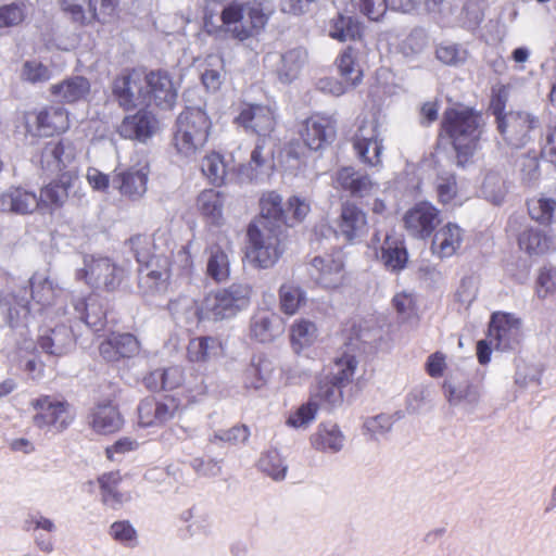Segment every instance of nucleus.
<instances>
[{"instance_id":"obj_32","label":"nucleus","mask_w":556,"mask_h":556,"mask_svg":"<svg viewBox=\"0 0 556 556\" xmlns=\"http://www.w3.org/2000/svg\"><path fill=\"white\" fill-rule=\"evenodd\" d=\"M90 425L98 433L111 434L122 429L124 419L118 407L112 402H106L93 408Z\"/></svg>"},{"instance_id":"obj_61","label":"nucleus","mask_w":556,"mask_h":556,"mask_svg":"<svg viewBox=\"0 0 556 556\" xmlns=\"http://www.w3.org/2000/svg\"><path fill=\"white\" fill-rule=\"evenodd\" d=\"M110 535L126 546H134L137 541V531L128 520L113 522L110 527Z\"/></svg>"},{"instance_id":"obj_19","label":"nucleus","mask_w":556,"mask_h":556,"mask_svg":"<svg viewBox=\"0 0 556 556\" xmlns=\"http://www.w3.org/2000/svg\"><path fill=\"white\" fill-rule=\"evenodd\" d=\"M441 222L440 210L429 201H420L408 208L403 216L404 228L417 239H428Z\"/></svg>"},{"instance_id":"obj_2","label":"nucleus","mask_w":556,"mask_h":556,"mask_svg":"<svg viewBox=\"0 0 556 556\" xmlns=\"http://www.w3.org/2000/svg\"><path fill=\"white\" fill-rule=\"evenodd\" d=\"M142 383L152 392L176 391L186 404L195 402L207 390L203 374L194 370L186 374L178 365L149 371L143 376Z\"/></svg>"},{"instance_id":"obj_6","label":"nucleus","mask_w":556,"mask_h":556,"mask_svg":"<svg viewBox=\"0 0 556 556\" xmlns=\"http://www.w3.org/2000/svg\"><path fill=\"white\" fill-rule=\"evenodd\" d=\"M251 294V286L241 282L210 292L199 307V318L219 320L231 317L249 305Z\"/></svg>"},{"instance_id":"obj_44","label":"nucleus","mask_w":556,"mask_h":556,"mask_svg":"<svg viewBox=\"0 0 556 556\" xmlns=\"http://www.w3.org/2000/svg\"><path fill=\"white\" fill-rule=\"evenodd\" d=\"M123 478L118 470L104 472L98 477V483L101 492L103 504L112 508L119 507L125 501L129 500V495L118 490Z\"/></svg>"},{"instance_id":"obj_37","label":"nucleus","mask_w":556,"mask_h":556,"mask_svg":"<svg viewBox=\"0 0 556 556\" xmlns=\"http://www.w3.org/2000/svg\"><path fill=\"white\" fill-rule=\"evenodd\" d=\"M73 143L64 138L47 142L40 152V164L47 169H62L74 157Z\"/></svg>"},{"instance_id":"obj_21","label":"nucleus","mask_w":556,"mask_h":556,"mask_svg":"<svg viewBox=\"0 0 556 556\" xmlns=\"http://www.w3.org/2000/svg\"><path fill=\"white\" fill-rule=\"evenodd\" d=\"M112 187L128 201L140 200L148 190L149 167H116L111 176Z\"/></svg>"},{"instance_id":"obj_42","label":"nucleus","mask_w":556,"mask_h":556,"mask_svg":"<svg viewBox=\"0 0 556 556\" xmlns=\"http://www.w3.org/2000/svg\"><path fill=\"white\" fill-rule=\"evenodd\" d=\"M529 217L541 226L556 222V199L543 193L529 198L526 202Z\"/></svg>"},{"instance_id":"obj_57","label":"nucleus","mask_w":556,"mask_h":556,"mask_svg":"<svg viewBox=\"0 0 556 556\" xmlns=\"http://www.w3.org/2000/svg\"><path fill=\"white\" fill-rule=\"evenodd\" d=\"M251 338L261 343L271 342L275 338L270 316L264 313L256 314L250 326Z\"/></svg>"},{"instance_id":"obj_16","label":"nucleus","mask_w":556,"mask_h":556,"mask_svg":"<svg viewBox=\"0 0 556 556\" xmlns=\"http://www.w3.org/2000/svg\"><path fill=\"white\" fill-rule=\"evenodd\" d=\"M144 103L154 104L163 110H172L177 101L178 92L172 75L165 70L143 72Z\"/></svg>"},{"instance_id":"obj_39","label":"nucleus","mask_w":556,"mask_h":556,"mask_svg":"<svg viewBox=\"0 0 556 556\" xmlns=\"http://www.w3.org/2000/svg\"><path fill=\"white\" fill-rule=\"evenodd\" d=\"M334 64L339 76L348 86L354 88L362 83L364 73L358 63L355 48L349 46L343 49L337 56Z\"/></svg>"},{"instance_id":"obj_46","label":"nucleus","mask_w":556,"mask_h":556,"mask_svg":"<svg viewBox=\"0 0 556 556\" xmlns=\"http://www.w3.org/2000/svg\"><path fill=\"white\" fill-rule=\"evenodd\" d=\"M206 274L215 282L226 281L230 276V262L227 252L217 243L207 248Z\"/></svg>"},{"instance_id":"obj_34","label":"nucleus","mask_w":556,"mask_h":556,"mask_svg":"<svg viewBox=\"0 0 556 556\" xmlns=\"http://www.w3.org/2000/svg\"><path fill=\"white\" fill-rule=\"evenodd\" d=\"M437 201L444 207H456L464 203L462 189L457 177L452 172H442L437 175L433 182Z\"/></svg>"},{"instance_id":"obj_51","label":"nucleus","mask_w":556,"mask_h":556,"mask_svg":"<svg viewBox=\"0 0 556 556\" xmlns=\"http://www.w3.org/2000/svg\"><path fill=\"white\" fill-rule=\"evenodd\" d=\"M367 320L362 316H353L342 323L340 337L345 346L358 348L368 331Z\"/></svg>"},{"instance_id":"obj_64","label":"nucleus","mask_w":556,"mask_h":556,"mask_svg":"<svg viewBox=\"0 0 556 556\" xmlns=\"http://www.w3.org/2000/svg\"><path fill=\"white\" fill-rule=\"evenodd\" d=\"M556 292V268L543 267L540 269L536 278V294L544 299L548 294Z\"/></svg>"},{"instance_id":"obj_60","label":"nucleus","mask_w":556,"mask_h":556,"mask_svg":"<svg viewBox=\"0 0 556 556\" xmlns=\"http://www.w3.org/2000/svg\"><path fill=\"white\" fill-rule=\"evenodd\" d=\"M520 179L525 185H532L540 178V161L535 154H523L518 161Z\"/></svg>"},{"instance_id":"obj_1","label":"nucleus","mask_w":556,"mask_h":556,"mask_svg":"<svg viewBox=\"0 0 556 556\" xmlns=\"http://www.w3.org/2000/svg\"><path fill=\"white\" fill-rule=\"evenodd\" d=\"M483 132L482 115L473 108L455 103L446 108L440 121L438 138L450 140L458 166H466L479 149Z\"/></svg>"},{"instance_id":"obj_33","label":"nucleus","mask_w":556,"mask_h":556,"mask_svg":"<svg viewBox=\"0 0 556 556\" xmlns=\"http://www.w3.org/2000/svg\"><path fill=\"white\" fill-rule=\"evenodd\" d=\"M197 208L205 223L219 227L224 224V194L214 189H205L197 197Z\"/></svg>"},{"instance_id":"obj_25","label":"nucleus","mask_w":556,"mask_h":556,"mask_svg":"<svg viewBox=\"0 0 556 556\" xmlns=\"http://www.w3.org/2000/svg\"><path fill=\"white\" fill-rule=\"evenodd\" d=\"M140 342L136 336L128 332H112L99 345L100 355L110 363L131 358L139 354Z\"/></svg>"},{"instance_id":"obj_43","label":"nucleus","mask_w":556,"mask_h":556,"mask_svg":"<svg viewBox=\"0 0 556 556\" xmlns=\"http://www.w3.org/2000/svg\"><path fill=\"white\" fill-rule=\"evenodd\" d=\"M271 371L273 364L264 354L253 355L251 363L243 371L244 387L254 390L263 388Z\"/></svg>"},{"instance_id":"obj_27","label":"nucleus","mask_w":556,"mask_h":556,"mask_svg":"<svg viewBox=\"0 0 556 556\" xmlns=\"http://www.w3.org/2000/svg\"><path fill=\"white\" fill-rule=\"evenodd\" d=\"M0 212L31 215L39 212L38 197L35 191L12 186L0 193Z\"/></svg>"},{"instance_id":"obj_38","label":"nucleus","mask_w":556,"mask_h":556,"mask_svg":"<svg viewBox=\"0 0 556 556\" xmlns=\"http://www.w3.org/2000/svg\"><path fill=\"white\" fill-rule=\"evenodd\" d=\"M343 389L344 387L332 378L323 376L318 378L315 389L311 392V396L318 403L319 407L332 409L343 403Z\"/></svg>"},{"instance_id":"obj_31","label":"nucleus","mask_w":556,"mask_h":556,"mask_svg":"<svg viewBox=\"0 0 556 556\" xmlns=\"http://www.w3.org/2000/svg\"><path fill=\"white\" fill-rule=\"evenodd\" d=\"M30 306L42 312L61 301L56 287L53 282L41 274H34L29 279Z\"/></svg>"},{"instance_id":"obj_17","label":"nucleus","mask_w":556,"mask_h":556,"mask_svg":"<svg viewBox=\"0 0 556 556\" xmlns=\"http://www.w3.org/2000/svg\"><path fill=\"white\" fill-rule=\"evenodd\" d=\"M309 275L325 289L336 290L345 286L348 276L341 251L315 256L311 262Z\"/></svg>"},{"instance_id":"obj_35","label":"nucleus","mask_w":556,"mask_h":556,"mask_svg":"<svg viewBox=\"0 0 556 556\" xmlns=\"http://www.w3.org/2000/svg\"><path fill=\"white\" fill-rule=\"evenodd\" d=\"M519 249L528 256H542L547 254L553 247V237L546 231L527 227L517 237Z\"/></svg>"},{"instance_id":"obj_12","label":"nucleus","mask_w":556,"mask_h":556,"mask_svg":"<svg viewBox=\"0 0 556 556\" xmlns=\"http://www.w3.org/2000/svg\"><path fill=\"white\" fill-rule=\"evenodd\" d=\"M355 154L369 167L382 165L383 140L380 137L379 123L376 119H364L351 138Z\"/></svg>"},{"instance_id":"obj_30","label":"nucleus","mask_w":556,"mask_h":556,"mask_svg":"<svg viewBox=\"0 0 556 556\" xmlns=\"http://www.w3.org/2000/svg\"><path fill=\"white\" fill-rule=\"evenodd\" d=\"M223 354V344L216 337L200 336L189 340L186 357L193 364H208Z\"/></svg>"},{"instance_id":"obj_48","label":"nucleus","mask_w":556,"mask_h":556,"mask_svg":"<svg viewBox=\"0 0 556 556\" xmlns=\"http://www.w3.org/2000/svg\"><path fill=\"white\" fill-rule=\"evenodd\" d=\"M201 170L211 184L222 186L226 182L229 165L224 155L213 151L203 157Z\"/></svg>"},{"instance_id":"obj_41","label":"nucleus","mask_w":556,"mask_h":556,"mask_svg":"<svg viewBox=\"0 0 556 556\" xmlns=\"http://www.w3.org/2000/svg\"><path fill=\"white\" fill-rule=\"evenodd\" d=\"M78 318L94 330H100L106 320V311L97 298H79L73 302Z\"/></svg>"},{"instance_id":"obj_24","label":"nucleus","mask_w":556,"mask_h":556,"mask_svg":"<svg viewBox=\"0 0 556 556\" xmlns=\"http://www.w3.org/2000/svg\"><path fill=\"white\" fill-rule=\"evenodd\" d=\"M157 128L156 116L147 109H140L135 114L125 116L117 131L125 139L146 142L156 132Z\"/></svg>"},{"instance_id":"obj_11","label":"nucleus","mask_w":556,"mask_h":556,"mask_svg":"<svg viewBox=\"0 0 556 556\" xmlns=\"http://www.w3.org/2000/svg\"><path fill=\"white\" fill-rule=\"evenodd\" d=\"M298 135L303 143V150L320 152L336 139L337 122L331 115L313 113L302 121Z\"/></svg>"},{"instance_id":"obj_10","label":"nucleus","mask_w":556,"mask_h":556,"mask_svg":"<svg viewBox=\"0 0 556 556\" xmlns=\"http://www.w3.org/2000/svg\"><path fill=\"white\" fill-rule=\"evenodd\" d=\"M248 251L247 256L260 268L274 266L283 252L280 235L270 229L262 231L254 223L250 224L247 230Z\"/></svg>"},{"instance_id":"obj_29","label":"nucleus","mask_w":556,"mask_h":556,"mask_svg":"<svg viewBox=\"0 0 556 556\" xmlns=\"http://www.w3.org/2000/svg\"><path fill=\"white\" fill-rule=\"evenodd\" d=\"M90 81L84 76H72L50 86V94L63 104L84 101L90 93Z\"/></svg>"},{"instance_id":"obj_36","label":"nucleus","mask_w":556,"mask_h":556,"mask_svg":"<svg viewBox=\"0 0 556 556\" xmlns=\"http://www.w3.org/2000/svg\"><path fill=\"white\" fill-rule=\"evenodd\" d=\"M337 188L349 192L351 195L363 198L375 186L367 174H361L354 167L345 166L336 173Z\"/></svg>"},{"instance_id":"obj_9","label":"nucleus","mask_w":556,"mask_h":556,"mask_svg":"<svg viewBox=\"0 0 556 556\" xmlns=\"http://www.w3.org/2000/svg\"><path fill=\"white\" fill-rule=\"evenodd\" d=\"M186 404L175 395H150L137 406V424L140 428H161L180 417Z\"/></svg>"},{"instance_id":"obj_3","label":"nucleus","mask_w":556,"mask_h":556,"mask_svg":"<svg viewBox=\"0 0 556 556\" xmlns=\"http://www.w3.org/2000/svg\"><path fill=\"white\" fill-rule=\"evenodd\" d=\"M213 124L207 113L199 108H186L174 124L172 144L177 153L192 156L208 141Z\"/></svg>"},{"instance_id":"obj_55","label":"nucleus","mask_w":556,"mask_h":556,"mask_svg":"<svg viewBox=\"0 0 556 556\" xmlns=\"http://www.w3.org/2000/svg\"><path fill=\"white\" fill-rule=\"evenodd\" d=\"M129 247L139 266L160 257L154 253V240L149 235L138 233L129 239Z\"/></svg>"},{"instance_id":"obj_63","label":"nucleus","mask_w":556,"mask_h":556,"mask_svg":"<svg viewBox=\"0 0 556 556\" xmlns=\"http://www.w3.org/2000/svg\"><path fill=\"white\" fill-rule=\"evenodd\" d=\"M316 330L315 325L306 319L296 320L290 329V340L292 344L303 346L308 344L314 332Z\"/></svg>"},{"instance_id":"obj_58","label":"nucleus","mask_w":556,"mask_h":556,"mask_svg":"<svg viewBox=\"0 0 556 556\" xmlns=\"http://www.w3.org/2000/svg\"><path fill=\"white\" fill-rule=\"evenodd\" d=\"M5 321L10 327H16L30 313L29 302L20 301L16 295L5 299Z\"/></svg>"},{"instance_id":"obj_53","label":"nucleus","mask_w":556,"mask_h":556,"mask_svg":"<svg viewBox=\"0 0 556 556\" xmlns=\"http://www.w3.org/2000/svg\"><path fill=\"white\" fill-rule=\"evenodd\" d=\"M305 301L304 291L294 285L285 283L279 289L280 311L286 315H294Z\"/></svg>"},{"instance_id":"obj_7","label":"nucleus","mask_w":556,"mask_h":556,"mask_svg":"<svg viewBox=\"0 0 556 556\" xmlns=\"http://www.w3.org/2000/svg\"><path fill=\"white\" fill-rule=\"evenodd\" d=\"M26 134L38 138L60 137L71 128V113L58 104H46L23 115Z\"/></svg>"},{"instance_id":"obj_26","label":"nucleus","mask_w":556,"mask_h":556,"mask_svg":"<svg viewBox=\"0 0 556 556\" xmlns=\"http://www.w3.org/2000/svg\"><path fill=\"white\" fill-rule=\"evenodd\" d=\"M169 280V262L164 256L139 266V287L147 293L166 291Z\"/></svg>"},{"instance_id":"obj_49","label":"nucleus","mask_w":556,"mask_h":556,"mask_svg":"<svg viewBox=\"0 0 556 556\" xmlns=\"http://www.w3.org/2000/svg\"><path fill=\"white\" fill-rule=\"evenodd\" d=\"M362 33L363 28L359 22L342 14H338L331 21L329 29V36L341 42L361 39Z\"/></svg>"},{"instance_id":"obj_18","label":"nucleus","mask_w":556,"mask_h":556,"mask_svg":"<svg viewBox=\"0 0 556 556\" xmlns=\"http://www.w3.org/2000/svg\"><path fill=\"white\" fill-rule=\"evenodd\" d=\"M233 123L257 138H271L277 121L274 111L264 104L242 103Z\"/></svg>"},{"instance_id":"obj_8","label":"nucleus","mask_w":556,"mask_h":556,"mask_svg":"<svg viewBox=\"0 0 556 556\" xmlns=\"http://www.w3.org/2000/svg\"><path fill=\"white\" fill-rule=\"evenodd\" d=\"M34 410L33 425L53 433L65 431L74 421L73 407L65 399L41 394L29 403Z\"/></svg>"},{"instance_id":"obj_54","label":"nucleus","mask_w":556,"mask_h":556,"mask_svg":"<svg viewBox=\"0 0 556 556\" xmlns=\"http://www.w3.org/2000/svg\"><path fill=\"white\" fill-rule=\"evenodd\" d=\"M286 212V220H283V226L293 227L298 224H301L308 213L311 212V203L307 199L302 198L300 195H292L287 201Z\"/></svg>"},{"instance_id":"obj_45","label":"nucleus","mask_w":556,"mask_h":556,"mask_svg":"<svg viewBox=\"0 0 556 556\" xmlns=\"http://www.w3.org/2000/svg\"><path fill=\"white\" fill-rule=\"evenodd\" d=\"M381 262L391 271H400L406 267L408 253L403 241L387 235L381 245Z\"/></svg>"},{"instance_id":"obj_5","label":"nucleus","mask_w":556,"mask_h":556,"mask_svg":"<svg viewBox=\"0 0 556 556\" xmlns=\"http://www.w3.org/2000/svg\"><path fill=\"white\" fill-rule=\"evenodd\" d=\"M75 277L98 292L114 293L122 289L128 275L126 269L108 256H88L84 267L78 268Z\"/></svg>"},{"instance_id":"obj_15","label":"nucleus","mask_w":556,"mask_h":556,"mask_svg":"<svg viewBox=\"0 0 556 556\" xmlns=\"http://www.w3.org/2000/svg\"><path fill=\"white\" fill-rule=\"evenodd\" d=\"M368 230L367 213L350 200L342 202L334 222L336 236L349 244H355L367 236Z\"/></svg>"},{"instance_id":"obj_56","label":"nucleus","mask_w":556,"mask_h":556,"mask_svg":"<svg viewBox=\"0 0 556 556\" xmlns=\"http://www.w3.org/2000/svg\"><path fill=\"white\" fill-rule=\"evenodd\" d=\"M117 0H89L90 17L88 21L100 24L110 23L116 15Z\"/></svg>"},{"instance_id":"obj_52","label":"nucleus","mask_w":556,"mask_h":556,"mask_svg":"<svg viewBox=\"0 0 556 556\" xmlns=\"http://www.w3.org/2000/svg\"><path fill=\"white\" fill-rule=\"evenodd\" d=\"M333 364L337 368L336 372L327 376L344 388L352 383L358 365L356 356L349 352H344L341 356L333 359Z\"/></svg>"},{"instance_id":"obj_47","label":"nucleus","mask_w":556,"mask_h":556,"mask_svg":"<svg viewBox=\"0 0 556 556\" xmlns=\"http://www.w3.org/2000/svg\"><path fill=\"white\" fill-rule=\"evenodd\" d=\"M260 214L264 219L280 226L286 220V212L282 197L274 190L262 193L260 201Z\"/></svg>"},{"instance_id":"obj_23","label":"nucleus","mask_w":556,"mask_h":556,"mask_svg":"<svg viewBox=\"0 0 556 556\" xmlns=\"http://www.w3.org/2000/svg\"><path fill=\"white\" fill-rule=\"evenodd\" d=\"M466 239L464 228L456 223L447 222L432 233L431 253L440 260L456 256L462 252Z\"/></svg>"},{"instance_id":"obj_14","label":"nucleus","mask_w":556,"mask_h":556,"mask_svg":"<svg viewBox=\"0 0 556 556\" xmlns=\"http://www.w3.org/2000/svg\"><path fill=\"white\" fill-rule=\"evenodd\" d=\"M77 182L78 174L75 170H61L39 189V212L52 215L62 210Z\"/></svg>"},{"instance_id":"obj_59","label":"nucleus","mask_w":556,"mask_h":556,"mask_svg":"<svg viewBox=\"0 0 556 556\" xmlns=\"http://www.w3.org/2000/svg\"><path fill=\"white\" fill-rule=\"evenodd\" d=\"M319 408L318 403L309 396L306 403L302 404L295 412L289 415L287 425L293 428L306 426L315 419Z\"/></svg>"},{"instance_id":"obj_50","label":"nucleus","mask_w":556,"mask_h":556,"mask_svg":"<svg viewBox=\"0 0 556 556\" xmlns=\"http://www.w3.org/2000/svg\"><path fill=\"white\" fill-rule=\"evenodd\" d=\"M305 53L301 49H291L281 54L277 68L278 77L283 83H290L299 75L304 64Z\"/></svg>"},{"instance_id":"obj_40","label":"nucleus","mask_w":556,"mask_h":556,"mask_svg":"<svg viewBox=\"0 0 556 556\" xmlns=\"http://www.w3.org/2000/svg\"><path fill=\"white\" fill-rule=\"evenodd\" d=\"M309 441L316 451L337 453L343 447L344 435L338 425L321 422Z\"/></svg>"},{"instance_id":"obj_4","label":"nucleus","mask_w":556,"mask_h":556,"mask_svg":"<svg viewBox=\"0 0 556 556\" xmlns=\"http://www.w3.org/2000/svg\"><path fill=\"white\" fill-rule=\"evenodd\" d=\"M268 18L269 14L257 0L231 2L220 13L223 26L239 41L258 36L265 29Z\"/></svg>"},{"instance_id":"obj_22","label":"nucleus","mask_w":556,"mask_h":556,"mask_svg":"<svg viewBox=\"0 0 556 556\" xmlns=\"http://www.w3.org/2000/svg\"><path fill=\"white\" fill-rule=\"evenodd\" d=\"M143 71L125 70L117 75L112 85V93L118 105L131 110L137 102L144 103Z\"/></svg>"},{"instance_id":"obj_20","label":"nucleus","mask_w":556,"mask_h":556,"mask_svg":"<svg viewBox=\"0 0 556 556\" xmlns=\"http://www.w3.org/2000/svg\"><path fill=\"white\" fill-rule=\"evenodd\" d=\"M539 119L528 112L510 111L496 125L507 144L523 147L531 139V132L538 127Z\"/></svg>"},{"instance_id":"obj_13","label":"nucleus","mask_w":556,"mask_h":556,"mask_svg":"<svg viewBox=\"0 0 556 556\" xmlns=\"http://www.w3.org/2000/svg\"><path fill=\"white\" fill-rule=\"evenodd\" d=\"M521 319L513 313L493 312L488 327V338L497 351L515 350L521 343Z\"/></svg>"},{"instance_id":"obj_28","label":"nucleus","mask_w":556,"mask_h":556,"mask_svg":"<svg viewBox=\"0 0 556 556\" xmlns=\"http://www.w3.org/2000/svg\"><path fill=\"white\" fill-rule=\"evenodd\" d=\"M37 344L45 353L61 357L75 348L76 339L71 327L58 325L40 334Z\"/></svg>"},{"instance_id":"obj_62","label":"nucleus","mask_w":556,"mask_h":556,"mask_svg":"<svg viewBox=\"0 0 556 556\" xmlns=\"http://www.w3.org/2000/svg\"><path fill=\"white\" fill-rule=\"evenodd\" d=\"M368 20L379 22L387 13L386 0H351Z\"/></svg>"}]
</instances>
